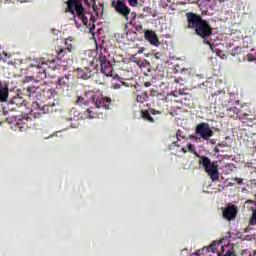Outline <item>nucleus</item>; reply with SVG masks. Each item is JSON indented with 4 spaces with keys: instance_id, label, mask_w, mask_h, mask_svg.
<instances>
[{
    "instance_id": "f257e3e1",
    "label": "nucleus",
    "mask_w": 256,
    "mask_h": 256,
    "mask_svg": "<svg viewBox=\"0 0 256 256\" xmlns=\"http://www.w3.org/2000/svg\"><path fill=\"white\" fill-rule=\"evenodd\" d=\"M185 15L186 21L188 23L187 28L192 29L195 35L203 39V43L205 45H210L211 47L209 37L213 35V27H211L209 21L203 19L202 15H199L195 12H187Z\"/></svg>"
},
{
    "instance_id": "f03ea898",
    "label": "nucleus",
    "mask_w": 256,
    "mask_h": 256,
    "mask_svg": "<svg viewBox=\"0 0 256 256\" xmlns=\"http://www.w3.org/2000/svg\"><path fill=\"white\" fill-rule=\"evenodd\" d=\"M67 9L68 13L74 14L76 12L77 17L81 19L83 25L89 29V33L95 35V22L97 21L95 15L87 13L83 4L79 3L78 0H68Z\"/></svg>"
},
{
    "instance_id": "7ed1b4c3",
    "label": "nucleus",
    "mask_w": 256,
    "mask_h": 256,
    "mask_svg": "<svg viewBox=\"0 0 256 256\" xmlns=\"http://www.w3.org/2000/svg\"><path fill=\"white\" fill-rule=\"evenodd\" d=\"M199 163L202 165L205 173L209 175L211 181H219V165L217 161L212 162L209 157L202 156Z\"/></svg>"
},
{
    "instance_id": "20e7f679",
    "label": "nucleus",
    "mask_w": 256,
    "mask_h": 256,
    "mask_svg": "<svg viewBox=\"0 0 256 256\" xmlns=\"http://www.w3.org/2000/svg\"><path fill=\"white\" fill-rule=\"evenodd\" d=\"M5 121L8 125H12V123H16V127H18L19 131H25L29 129V124L31 123V117L29 115H20L16 116L15 114H10L5 118Z\"/></svg>"
},
{
    "instance_id": "39448f33",
    "label": "nucleus",
    "mask_w": 256,
    "mask_h": 256,
    "mask_svg": "<svg viewBox=\"0 0 256 256\" xmlns=\"http://www.w3.org/2000/svg\"><path fill=\"white\" fill-rule=\"evenodd\" d=\"M111 7H113L116 13H118L122 17H125L126 21H129V15H131V8L127 6L126 0L112 1Z\"/></svg>"
},
{
    "instance_id": "423d86ee",
    "label": "nucleus",
    "mask_w": 256,
    "mask_h": 256,
    "mask_svg": "<svg viewBox=\"0 0 256 256\" xmlns=\"http://www.w3.org/2000/svg\"><path fill=\"white\" fill-rule=\"evenodd\" d=\"M92 101L96 109H111V98L103 96L101 92H97L92 96Z\"/></svg>"
},
{
    "instance_id": "0eeeda50",
    "label": "nucleus",
    "mask_w": 256,
    "mask_h": 256,
    "mask_svg": "<svg viewBox=\"0 0 256 256\" xmlns=\"http://www.w3.org/2000/svg\"><path fill=\"white\" fill-rule=\"evenodd\" d=\"M45 67H47V62L41 59L38 62L36 61L35 64L30 65V69H34V73H36L35 77L38 81H43L47 79V72L45 71Z\"/></svg>"
},
{
    "instance_id": "6e6552de",
    "label": "nucleus",
    "mask_w": 256,
    "mask_h": 256,
    "mask_svg": "<svg viewBox=\"0 0 256 256\" xmlns=\"http://www.w3.org/2000/svg\"><path fill=\"white\" fill-rule=\"evenodd\" d=\"M195 133L199 136V139L209 141L213 135V130L209 127V123L202 122L196 126Z\"/></svg>"
},
{
    "instance_id": "1a4fd4ad",
    "label": "nucleus",
    "mask_w": 256,
    "mask_h": 256,
    "mask_svg": "<svg viewBox=\"0 0 256 256\" xmlns=\"http://www.w3.org/2000/svg\"><path fill=\"white\" fill-rule=\"evenodd\" d=\"M237 213H239L237 206L235 205L227 206L223 210V217L224 219H227V221H233V219L237 217Z\"/></svg>"
},
{
    "instance_id": "9d476101",
    "label": "nucleus",
    "mask_w": 256,
    "mask_h": 256,
    "mask_svg": "<svg viewBox=\"0 0 256 256\" xmlns=\"http://www.w3.org/2000/svg\"><path fill=\"white\" fill-rule=\"evenodd\" d=\"M144 37L146 41L150 43V45H154L155 47H159V45H161V43L159 42V37L153 30H146L144 32Z\"/></svg>"
},
{
    "instance_id": "9b49d317",
    "label": "nucleus",
    "mask_w": 256,
    "mask_h": 256,
    "mask_svg": "<svg viewBox=\"0 0 256 256\" xmlns=\"http://www.w3.org/2000/svg\"><path fill=\"white\" fill-rule=\"evenodd\" d=\"M26 91L30 99H41V87L28 86Z\"/></svg>"
},
{
    "instance_id": "f8f14e48",
    "label": "nucleus",
    "mask_w": 256,
    "mask_h": 256,
    "mask_svg": "<svg viewBox=\"0 0 256 256\" xmlns=\"http://www.w3.org/2000/svg\"><path fill=\"white\" fill-rule=\"evenodd\" d=\"M2 111H3V117H4L2 123H7L5 119H7L8 116L13 115V111H15V105L10 100L7 106L2 107Z\"/></svg>"
},
{
    "instance_id": "ddd939ff",
    "label": "nucleus",
    "mask_w": 256,
    "mask_h": 256,
    "mask_svg": "<svg viewBox=\"0 0 256 256\" xmlns=\"http://www.w3.org/2000/svg\"><path fill=\"white\" fill-rule=\"evenodd\" d=\"M9 93H13V90H9V85L4 83V86L1 88V102L6 103L9 99Z\"/></svg>"
},
{
    "instance_id": "4468645a",
    "label": "nucleus",
    "mask_w": 256,
    "mask_h": 256,
    "mask_svg": "<svg viewBox=\"0 0 256 256\" xmlns=\"http://www.w3.org/2000/svg\"><path fill=\"white\" fill-rule=\"evenodd\" d=\"M41 113L44 115H50L52 113H57V105L55 103L51 105H44L42 108H40Z\"/></svg>"
},
{
    "instance_id": "2eb2a0df",
    "label": "nucleus",
    "mask_w": 256,
    "mask_h": 256,
    "mask_svg": "<svg viewBox=\"0 0 256 256\" xmlns=\"http://www.w3.org/2000/svg\"><path fill=\"white\" fill-rule=\"evenodd\" d=\"M16 107H27V101L21 97L13 96L10 100Z\"/></svg>"
},
{
    "instance_id": "dca6fc26",
    "label": "nucleus",
    "mask_w": 256,
    "mask_h": 256,
    "mask_svg": "<svg viewBox=\"0 0 256 256\" xmlns=\"http://www.w3.org/2000/svg\"><path fill=\"white\" fill-rule=\"evenodd\" d=\"M101 71L106 77H113V66H111V63L101 66Z\"/></svg>"
},
{
    "instance_id": "f3484780",
    "label": "nucleus",
    "mask_w": 256,
    "mask_h": 256,
    "mask_svg": "<svg viewBox=\"0 0 256 256\" xmlns=\"http://www.w3.org/2000/svg\"><path fill=\"white\" fill-rule=\"evenodd\" d=\"M91 75H93L91 68H84L83 70L79 71V76L81 79H91Z\"/></svg>"
},
{
    "instance_id": "a211bd4d",
    "label": "nucleus",
    "mask_w": 256,
    "mask_h": 256,
    "mask_svg": "<svg viewBox=\"0 0 256 256\" xmlns=\"http://www.w3.org/2000/svg\"><path fill=\"white\" fill-rule=\"evenodd\" d=\"M141 117L144 121H148V123H155V119L151 117V112H149V110H143L141 112Z\"/></svg>"
},
{
    "instance_id": "6ab92c4d",
    "label": "nucleus",
    "mask_w": 256,
    "mask_h": 256,
    "mask_svg": "<svg viewBox=\"0 0 256 256\" xmlns=\"http://www.w3.org/2000/svg\"><path fill=\"white\" fill-rule=\"evenodd\" d=\"M69 77H71V75H65L63 77H60L58 79V85L60 87H69V83H70Z\"/></svg>"
},
{
    "instance_id": "aec40b11",
    "label": "nucleus",
    "mask_w": 256,
    "mask_h": 256,
    "mask_svg": "<svg viewBox=\"0 0 256 256\" xmlns=\"http://www.w3.org/2000/svg\"><path fill=\"white\" fill-rule=\"evenodd\" d=\"M225 95H226V93L223 90H218V91L212 93V97H215V101H217V100L223 101V99H225Z\"/></svg>"
},
{
    "instance_id": "412c9836",
    "label": "nucleus",
    "mask_w": 256,
    "mask_h": 256,
    "mask_svg": "<svg viewBox=\"0 0 256 256\" xmlns=\"http://www.w3.org/2000/svg\"><path fill=\"white\" fill-rule=\"evenodd\" d=\"M147 99H149V94H147V92H143L136 96L137 103L143 104V103H145V101H147Z\"/></svg>"
},
{
    "instance_id": "4be33fe9",
    "label": "nucleus",
    "mask_w": 256,
    "mask_h": 256,
    "mask_svg": "<svg viewBox=\"0 0 256 256\" xmlns=\"http://www.w3.org/2000/svg\"><path fill=\"white\" fill-rule=\"evenodd\" d=\"M75 105H79L80 107H87L89 102L83 96H79L75 102Z\"/></svg>"
},
{
    "instance_id": "5701e85b",
    "label": "nucleus",
    "mask_w": 256,
    "mask_h": 256,
    "mask_svg": "<svg viewBox=\"0 0 256 256\" xmlns=\"http://www.w3.org/2000/svg\"><path fill=\"white\" fill-rule=\"evenodd\" d=\"M135 63L138 65V67H140V69H143V67H149V62L146 59L136 60Z\"/></svg>"
},
{
    "instance_id": "b1692460",
    "label": "nucleus",
    "mask_w": 256,
    "mask_h": 256,
    "mask_svg": "<svg viewBox=\"0 0 256 256\" xmlns=\"http://www.w3.org/2000/svg\"><path fill=\"white\" fill-rule=\"evenodd\" d=\"M86 111L90 119H96L97 111H95V108L91 107V108H88Z\"/></svg>"
},
{
    "instance_id": "393cba45",
    "label": "nucleus",
    "mask_w": 256,
    "mask_h": 256,
    "mask_svg": "<svg viewBox=\"0 0 256 256\" xmlns=\"http://www.w3.org/2000/svg\"><path fill=\"white\" fill-rule=\"evenodd\" d=\"M2 60H3L5 63H8V65L11 64V63H13V60H11V54L8 55V54L5 53V52L2 53Z\"/></svg>"
},
{
    "instance_id": "a878e982",
    "label": "nucleus",
    "mask_w": 256,
    "mask_h": 256,
    "mask_svg": "<svg viewBox=\"0 0 256 256\" xmlns=\"http://www.w3.org/2000/svg\"><path fill=\"white\" fill-rule=\"evenodd\" d=\"M99 61H100V65L101 67H103V65H108L110 62L107 60V56L100 54L99 55Z\"/></svg>"
},
{
    "instance_id": "bb28decb",
    "label": "nucleus",
    "mask_w": 256,
    "mask_h": 256,
    "mask_svg": "<svg viewBox=\"0 0 256 256\" xmlns=\"http://www.w3.org/2000/svg\"><path fill=\"white\" fill-rule=\"evenodd\" d=\"M207 251L215 253V251H217V244H210L209 247L207 248Z\"/></svg>"
},
{
    "instance_id": "cd10ccee",
    "label": "nucleus",
    "mask_w": 256,
    "mask_h": 256,
    "mask_svg": "<svg viewBox=\"0 0 256 256\" xmlns=\"http://www.w3.org/2000/svg\"><path fill=\"white\" fill-rule=\"evenodd\" d=\"M218 256H237V255H235V250L232 248L228 250L224 255H221L218 253Z\"/></svg>"
},
{
    "instance_id": "c85d7f7f",
    "label": "nucleus",
    "mask_w": 256,
    "mask_h": 256,
    "mask_svg": "<svg viewBox=\"0 0 256 256\" xmlns=\"http://www.w3.org/2000/svg\"><path fill=\"white\" fill-rule=\"evenodd\" d=\"M239 53H241V47H236L232 50L231 55H232V57H235V56L239 55Z\"/></svg>"
},
{
    "instance_id": "c756f323",
    "label": "nucleus",
    "mask_w": 256,
    "mask_h": 256,
    "mask_svg": "<svg viewBox=\"0 0 256 256\" xmlns=\"http://www.w3.org/2000/svg\"><path fill=\"white\" fill-rule=\"evenodd\" d=\"M188 151L194 155H197V150H195V146L191 143L188 144Z\"/></svg>"
},
{
    "instance_id": "7c9ffc66",
    "label": "nucleus",
    "mask_w": 256,
    "mask_h": 256,
    "mask_svg": "<svg viewBox=\"0 0 256 256\" xmlns=\"http://www.w3.org/2000/svg\"><path fill=\"white\" fill-rule=\"evenodd\" d=\"M130 7H137L139 0H127Z\"/></svg>"
},
{
    "instance_id": "2f4dec72",
    "label": "nucleus",
    "mask_w": 256,
    "mask_h": 256,
    "mask_svg": "<svg viewBox=\"0 0 256 256\" xmlns=\"http://www.w3.org/2000/svg\"><path fill=\"white\" fill-rule=\"evenodd\" d=\"M228 111H230L231 113H233V115H238L239 114V108L237 107H231V108H228Z\"/></svg>"
},
{
    "instance_id": "473e14b6",
    "label": "nucleus",
    "mask_w": 256,
    "mask_h": 256,
    "mask_svg": "<svg viewBox=\"0 0 256 256\" xmlns=\"http://www.w3.org/2000/svg\"><path fill=\"white\" fill-rule=\"evenodd\" d=\"M158 96H159V92H157V90L155 89L150 90V97H158Z\"/></svg>"
},
{
    "instance_id": "72a5a7b5",
    "label": "nucleus",
    "mask_w": 256,
    "mask_h": 256,
    "mask_svg": "<svg viewBox=\"0 0 256 256\" xmlns=\"http://www.w3.org/2000/svg\"><path fill=\"white\" fill-rule=\"evenodd\" d=\"M175 147H180L177 141H174L169 145V149H175Z\"/></svg>"
},
{
    "instance_id": "f704fd0d",
    "label": "nucleus",
    "mask_w": 256,
    "mask_h": 256,
    "mask_svg": "<svg viewBox=\"0 0 256 256\" xmlns=\"http://www.w3.org/2000/svg\"><path fill=\"white\" fill-rule=\"evenodd\" d=\"M150 113H151V115H161V113H163V112H161L159 110L151 109Z\"/></svg>"
},
{
    "instance_id": "c9c22d12",
    "label": "nucleus",
    "mask_w": 256,
    "mask_h": 256,
    "mask_svg": "<svg viewBox=\"0 0 256 256\" xmlns=\"http://www.w3.org/2000/svg\"><path fill=\"white\" fill-rule=\"evenodd\" d=\"M57 53H58V57H63V55H64L63 53H65V49L59 48Z\"/></svg>"
},
{
    "instance_id": "e433bc0d",
    "label": "nucleus",
    "mask_w": 256,
    "mask_h": 256,
    "mask_svg": "<svg viewBox=\"0 0 256 256\" xmlns=\"http://www.w3.org/2000/svg\"><path fill=\"white\" fill-rule=\"evenodd\" d=\"M248 61H256L255 57L252 54H247Z\"/></svg>"
},
{
    "instance_id": "4c0bfd02",
    "label": "nucleus",
    "mask_w": 256,
    "mask_h": 256,
    "mask_svg": "<svg viewBox=\"0 0 256 256\" xmlns=\"http://www.w3.org/2000/svg\"><path fill=\"white\" fill-rule=\"evenodd\" d=\"M234 181H236V183L238 184V185H243V179H241V178H235L234 179Z\"/></svg>"
},
{
    "instance_id": "58836bf2",
    "label": "nucleus",
    "mask_w": 256,
    "mask_h": 256,
    "mask_svg": "<svg viewBox=\"0 0 256 256\" xmlns=\"http://www.w3.org/2000/svg\"><path fill=\"white\" fill-rule=\"evenodd\" d=\"M66 49L68 53H71V51H73V44H68Z\"/></svg>"
},
{
    "instance_id": "ea45409f",
    "label": "nucleus",
    "mask_w": 256,
    "mask_h": 256,
    "mask_svg": "<svg viewBox=\"0 0 256 256\" xmlns=\"http://www.w3.org/2000/svg\"><path fill=\"white\" fill-rule=\"evenodd\" d=\"M131 17H132V20L130 21V24H132L133 23V19H135L137 17V13L132 12L131 13Z\"/></svg>"
},
{
    "instance_id": "a19ab883",
    "label": "nucleus",
    "mask_w": 256,
    "mask_h": 256,
    "mask_svg": "<svg viewBox=\"0 0 256 256\" xmlns=\"http://www.w3.org/2000/svg\"><path fill=\"white\" fill-rule=\"evenodd\" d=\"M177 141H179V138L181 137V130H178L176 133Z\"/></svg>"
},
{
    "instance_id": "79ce46f5",
    "label": "nucleus",
    "mask_w": 256,
    "mask_h": 256,
    "mask_svg": "<svg viewBox=\"0 0 256 256\" xmlns=\"http://www.w3.org/2000/svg\"><path fill=\"white\" fill-rule=\"evenodd\" d=\"M156 59H161V53L157 52L154 54Z\"/></svg>"
},
{
    "instance_id": "37998d69",
    "label": "nucleus",
    "mask_w": 256,
    "mask_h": 256,
    "mask_svg": "<svg viewBox=\"0 0 256 256\" xmlns=\"http://www.w3.org/2000/svg\"><path fill=\"white\" fill-rule=\"evenodd\" d=\"M144 86H146V87H151V82H145V83H144Z\"/></svg>"
},
{
    "instance_id": "c03bdc74",
    "label": "nucleus",
    "mask_w": 256,
    "mask_h": 256,
    "mask_svg": "<svg viewBox=\"0 0 256 256\" xmlns=\"http://www.w3.org/2000/svg\"><path fill=\"white\" fill-rule=\"evenodd\" d=\"M121 85L115 84L114 89H120Z\"/></svg>"
},
{
    "instance_id": "a18cd8bd",
    "label": "nucleus",
    "mask_w": 256,
    "mask_h": 256,
    "mask_svg": "<svg viewBox=\"0 0 256 256\" xmlns=\"http://www.w3.org/2000/svg\"><path fill=\"white\" fill-rule=\"evenodd\" d=\"M246 241H251V236L247 235L245 238Z\"/></svg>"
},
{
    "instance_id": "49530a36",
    "label": "nucleus",
    "mask_w": 256,
    "mask_h": 256,
    "mask_svg": "<svg viewBox=\"0 0 256 256\" xmlns=\"http://www.w3.org/2000/svg\"><path fill=\"white\" fill-rule=\"evenodd\" d=\"M214 151H215V153H219V147L216 146V147L214 148Z\"/></svg>"
},
{
    "instance_id": "de8ad7c7",
    "label": "nucleus",
    "mask_w": 256,
    "mask_h": 256,
    "mask_svg": "<svg viewBox=\"0 0 256 256\" xmlns=\"http://www.w3.org/2000/svg\"><path fill=\"white\" fill-rule=\"evenodd\" d=\"M182 153H187V149L181 148Z\"/></svg>"
},
{
    "instance_id": "09e8293b",
    "label": "nucleus",
    "mask_w": 256,
    "mask_h": 256,
    "mask_svg": "<svg viewBox=\"0 0 256 256\" xmlns=\"http://www.w3.org/2000/svg\"><path fill=\"white\" fill-rule=\"evenodd\" d=\"M84 3H85L86 5H89V0H84Z\"/></svg>"
},
{
    "instance_id": "8fccbe9b",
    "label": "nucleus",
    "mask_w": 256,
    "mask_h": 256,
    "mask_svg": "<svg viewBox=\"0 0 256 256\" xmlns=\"http://www.w3.org/2000/svg\"><path fill=\"white\" fill-rule=\"evenodd\" d=\"M218 147H225V144H218Z\"/></svg>"
},
{
    "instance_id": "3c124183",
    "label": "nucleus",
    "mask_w": 256,
    "mask_h": 256,
    "mask_svg": "<svg viewBox=\"0 0 256 256\" xmlns=\"http://www.w3.org/2000/svg\"><path fill=\"white\" fill-rule=\"evenodd\" d=\"M139 29H143V26L140 25V26H139Z\"/></svg>"
},
{
    "instance_id": "603ef678",
    "label": "nucleus",
    "mask_w": 256,
    "mask_h": 256,
    "mask_svg": "<svg viewBox=\"0 0 256 256\" xmlns=\"http://www.w3.org/2000/svg\"><path fill=\"white\" fill-rule=\"evenodd\" d=\"M127 27H128V25H127V24H125V29H127Z\"/></svg>"
}]
</instances>
